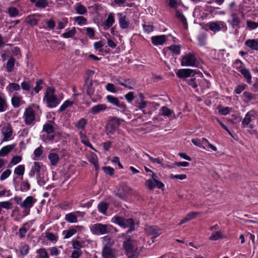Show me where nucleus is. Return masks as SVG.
Listing matches in <instances>:
<instances>
[{
    "instance_id": "1",
    "label": "nucleus",
    "mask_w": 258,
    "mask_h": 258,
    "mask_svg": "<svg viewBox=\"0 0 258 258\" xmlns=\"http://www.w3.org/2000/svg\"><path fill=\"white\" fill-rule=\"evenodd\" d=\"M95 72L94 71L88 70L86 72L84 79L85 84L84 87L86 89L87 94L91 97L94 94L95 88L98 86L97 81L93 80V76Z\"/></svg>"
},
{
    "instance_id": "2",
    "label": "nucleus",
    "mask_w": 258,
    "mask_h": 258,
    "mask_svg": "<svg viewBox=\"0 0 258 258\" xmlns=\"http://www.w3.org/2000/svg\"><path fill=\"white\" fill-rule=\"evenodd\" d=\"M55 90L50 87H48L43 98V100L46 101L47 106L49 108H54L59 104L60 101L54 95Z\"/></svg>"
},
{
    "instance_id": "3",
    "label": "nucleus",
    "mask_w": 258,
    "mask_h": 258,
    "mask_svg": "<svg viewBox=\"0 0 258 258\" xmlns=\"http://www.w3.org/2000/svg\"><path fill=\"white\" fill-rule=\"evenodd\" d=\"M113 229V226L109 224L96 223L90 227L92 233L97 235H104L109 233Z\"/></svg>"
},
{
    "instance_id": "4",
    "label": "nucleus",
    "mask_w": 258,
    "mask_h": 258,
    "mask_svg": "<svg viewBox=\"0 0 258 258\" xmlns=\"http://www.w3.org/2000/svg\"><path fill=\"white\" fill-rule=\"evenodd\" d=\"M120 124V120L117 117H114L110 119L106 125L107 135H113Z\"/></svg>"
},
{
    "instance_id": "5",
    "label": "nucleus",
    "mask_w": 258,
    "mask_h": 258,
    "mask_svg": "<svg viewBox=\"0 0 258 258\" xmlns=\"http://www.w3.org/2000/svg\"><path fill=\"white\" fill-rule=\"evenodd\" d=\"M23 119L26 125H33L35 123V113L31 108H26L23 114Z\"/></svg>"
},
{
    "instance_id": "6",
    "label": "nucleus",
    "mask_w": 258,
    "mask_h": 258,
    "mask_svg": "<svg viewBox=\"0 0 258 258\" xmlns=\"http://www.w3.org/2000/svg\"><path fill=\"white\" fill-rule=\"evenodd\" d=\"M208 26L209 29L214 33L220 31L226 32L227 30V26L226 23L221 21L209 22Z\"/></svg>"
},
{
    "instance_id": "7",
    "label": "nucleus",
    "mask_w": 258,
    "mask_h": 258,
    "mask_svg": "<svg viewBox=\"0 0 258 258\" xmlns=\"http://www.w3.org/2000/svg\"><path fill=\"white\" fill-rule=\"evenodd\" d=\"M197 58L195 54L193 52H189L185 54L181 60V64L182 66L194 67L196 66Z\"/></svg>"
},
{
    "instance_id": "8",
    "label": "nucleus",
    "mask_w": 258,
    "mask_h": 258,
    "mask_svg": "<svg viewBox=\"0 0 258 258\" xmlns=\"http://www.w3.org/2000/svg\"><path fill=\"white\" fill-rule=\"evenodd\" d=\"M257 116V113L254 110H251L248 111L243 120H242V124L243 127H247L251 122L254 121Z\"/></svg>"
},
{
    "instance_id": "9",
    "label": "nucleus",
    "mask_w": 258,
    "mask_h": 258,
    "mask_svg": "<svg viewBox=\"0 0 258 258\" xmlns=\"http://www.w3.org/2000/svg\"><path fill=\"white\" fill-rule=\"evenodd\" d=\"M146 233L151 238L154 239L159 236L162 233V230L157 226H147L145 228Z\"/></svg>"
},
{
    "instance_id": "10",
    "label": "nucleus",
    "mask_w": 258,
    "mask_h": 258,
    "mask_svg": "<svg viewBox=\"0 0 258 258\" xmlns=\"http://www.w3.org/2000/svg\"><path fill=\"white\" fill-rule=\"evenodd\" d=\"M85 213L81 211H76L68 213L65 216V220L70 223H77L78 222L77 218L78 217H83Z\"/></svg>"
},
{
    "instance_id": "11",
    "label": "nucleus",
    "mask_w": 258,
    "mask_h": 258,
    "mask_svg": "<svg viewBox=\"0 0 258 258\" xmlns=\"http://www.w3.org/2000/svg\"><path fill=\"white\" fill-rule=\"evenodd\" d=\"M102 258H117V254L114 249L105 244L102 251Z\"/></svg>"
},
{
    "instance_id": "12",
    "label": "nucleus",
    "mask_w": 258,
    "mask_h": 258,
    "mask_svg": "<svg viewBox=\"0 0 258 258\" xmlns=\"http://www.w3.org/2000/svg\"><path fill=\"white\" fill-rule=\"evenodd\" d=\"M44 15L36 14L34 15H29L26 18L27 22L32 26L36 25L38 22L44 21Z\"/></svg>"
},
{
    "instance_id": "13",
    "label": "nucleus",
    "mask_w": 258,
    "mask_h": 258,
    "mask_svg": "<svg viewBox=\"0 0 258 258\" xmlns=\"http://www.w3.org/2000/svg\"><path fill=\"white\" fill-rule=\"evenodd\" d=\"M106 99L108 102L117 106L119 107L122 111H125L126 109V105L124 103L121 102L119 100V99L115 97H114L111 95H108L106 96Z\"/></svg>"
},
{
    "instance_id": "14",
    "label": "nucleus",
    "mask_w": 258,
    "mask_h": 258,
    "mask_svg": "<svg viewBox=\"0 0 258 258\" xmlns=\"http://www.w3.org/2000/svg\"><path fill=\"white\" fill-rule=\"evenodd\" d=\"M117 16L120 27L122 29H127L130 26V22L126 16L122 13H117Z\"/></svg>"
},
{
    "instance_id": "15",
    "label": "nucleus",
    "mask_w": 258,
    "mask_h": 258,
    "mask_svg": "<svg viewBox=\"0 0 258 258\" xmlns=\"http://www.w3.org/2000/svg\"><path fill=\"white\" fill-rule=\"evenodd\" d=\"M123 247L128 257H131L134 255L135 249L133 246V241L130 239H128L123 242Z\"/></svg>"
},
{
    "instance_id": "16",
    "label": "nucleus",
    "mask_w": 258,
    "mask_h": 258,
    "mask_svg": "<svg viewBox=\"0 0 258 258\" xmlns=\"http://www.w3.org/2000/svg\"><path fill=\"white\" fill-rule=\"evenodd\" d=\"M200 76H195L193 75L190 78L186 79L187 84L191 86L196 92H199V84L200 83Z\"/></svg>"
},
{
    "instance_id": "17",
    "label": "nucleus",
    "mask_w": 258,
    "mask_h": 258,
    "mask_svg": "<svg viewBox=\"0 0 258 258\" xmlns=\"http://www.w3.org/2000/svg\"><path fill=\"white\" fill-rule=\"evenodd\" d=\"M43 131L45 132L47 136L46 138L49 141H53L54 139V136L51 135L54 132V128L51 123H46L43 126Z\"/></svg>"
},
{
    "instance_id": "18",
    "label": "nucleus",
    "mask_w": 258,
    "mask_h": 258,
    "mask_svg": "<svg viewBox=\"0 0 258 258\" xmlns=\"http://www.w3.org/2000/svg\"><path fill=\"white\" fill-rule=\"evenodd\" d=\"M195 74V70L189 69H184L179 70L176 73V75L178 78H184L186 80V79H188V77H191Z\"/></svg>"
},
{
    "instance_id": "19",
    "label": "nucleus",
    "mask_w": 258,
    "mask_h": 258,
    "mask_svg": "<svg viewBox=\"0 0 258 258\" xmlns=\"http://www.w3.org/2000/svg\"><path fill=\"white\" fill-rule=\"evenodd\" d=\"M167 41V36L165 35L154 36L151 37V41L153 45H162Z\"/></svg>"
},
{
    "instance_id": "20",
    "label": "nucleus",
    "mask_w": 258,
    "mask_h": 258,
    "mask_svg": "<svg viewBox=\"0 0 258 258\" xmlns=\"http://www.w3.org/2000/svg\"><path fill=\"white\" fill-rule=\"evenodd\" d=\"M149 104L150 105L155 107L157 106H159V104L155 103V102H149L145 101H142L141 102H136V106L137 108H138L140 110H141L143 113V114H146L147 112L144 110V109L147 106V105Z\"/></svg>"
},
{
    "instance_id": "21",
    "label": "nucleus",
    "mask_w": 258,
    "mask_h": 258,
    "mask_svg": "<svg viewBox=\"0 0 258 258\" xmlns=\"http://www.w3.org/2000/svg\"><path fill=\"white\" fill-rule=\"evenodd\" d=\"M115 22L114 14L110 13L108 14L107 18L103 24L104 29L107 30L110 28Z\"/></svg>"
},
{
    "instance_id": "22",
    "label": "nucleus",
    "mask_w": 258,
    "mask_h": 258,
    "mask_svg": "<svg viewBox=\"0 0 258 258\" xmlns=\"http://www.w3.org/2000/svg\"><path fill=\"white\" fill-rule=\"evenodd\" d=\"M36 202V200L32 196L27 197L25 200L23 201L21 208L30 209L33 206V205Z\"/></svg>"
},
{
    "instance_id": "23",
    "label": "nucleus",
    "mask_w": 258,
    "mask_h": 258,
    "mask_svg": "<svg viewBox=\"0 0 258 258\" xmlns=\"http://www.w3.org/2000/svg\"><path fill=\"white\" fill-rule=\"evenodd\" d=\"M55 26V22L52 19H50L49 21H46L44 18V21H42V22H41L39 28L52 30L54 28Z\"/></svg>"
},
{
    "instance_id": "24",
    "label": "nucleus",
    "mask_w": 258,
    "mask_h": 258,
    "mask_svg": "<svg viewBox=\"0 0 258 258\" xmlns=\"http://www.w3.org/2000/svg\"><path fill=\"white\" fill-rule=\"evenodd\" d=\"M2 133L4 136L3 141H9L13 134V130L11 126L10 125L4 126L3 128Z\"/></svg>"
},
{
    "instance_id": "25",
    "label": "nucleus",
    "mask_w": 258,
    "mask_h": 258,
    "mask_svg": "<svg viewBox=\"0 0 258 258\" xmlns=\"http://www.w3.org/2000/svg\"><path fill=\"white\" fill-rule=\"evenodd\" d=\"M123 228L129 227L130 230L128 231H132L135 230V223L134 220L131 219H125L123 218L122 224L121 226Z\"/></svg>"
},
{
    "instance_id": "26",
    "label": "nucleus",
    "mask_w": 258,
    "mask_h": 258,
    "mask_svg": "<svg viewBox=\"0 0 258 258\" xmlns=\"http://www.w3.org/2000/svg\"><path fill=\"white\" fill-rule=\"evenodd\" d=\"M32 168L36 174V176L42 174L41 171H44L45 170V167L42 165V163L38 162H35L34 163Z\"/></svg>"
},
{
    "instance_id": "27",
    "label": "nucleus",
    "mask_w": 258,
    "mask_h": 258,
    "mask_svg": "<svg viewBox=\"0 0 258 258\" xmlns=\"http://www.w3.org/2000/svg\"><path fill=\"white\" fill-rule=\"evenodd\" d=\"M172 114L174 115V111L166 106H162L159 110V115L160 116L169 117Z\"/></svg>"
},
{
    "instance_id": "28",
    "label": "nucleus",
    "mask_w": 258,
    "mask_h": 258,
    "mask_svg": "<svg viewBox=\"0 0 258 258\" xmlns=\"http://www.w3.org/2000/svg\"><path fill=\"white\" fill-rule=\"evenodd\" d=\"M244 44L251 50L258 51V40L256 39H247L245 41Z\"/></svg>"
},
{
    "instance_id": "29",
    "label": "nucleus",
    "mask_w": 258,
    "mask_h": 258,
    "mask_svg": "<svg viewBox=\"0 0 258 258\" xmlns=\"http://www.w3.org/2000/svg\"><path fill=\"white\" fill-rule=\"evenodd\" d=\"M200 83L199 87L201 89V91L203 93L206 89H209L210 86V82L202 77H200Z\"/></svg>"
},
{
    "instance_id": "30",
    "label": "nucleus",
    "mask_w": 258,
    "mask_h": 258,
    "mask_svg": "<svg viewBox=\"0 0 258 258\" xmlns=\"http://www.w3.org/2000/svg\"><path fill=\"white\" fill-rule=\"evenodd\" d=\"M106 109V106L104 104H100L95 105L91 108L90 112L92 114H96L100 112L105 110Z\"/></svg>"
},
{
    "instance_id": "31",
    "label": "nucleus",
    "mask_w": 258,
    "mask_h": 258,
    "mask_svg": "<svg viewBox=\"0 0 258 258\" xmlns=\"http://www.w3.org/2000/svg\"><path fill=\"white\" fill-rule=\"evenodd\" d=\"M108 207L109 204L103 201L100 202L97 206L98 211L104 215H106Z\"/></svg>"
},
{
    "instance_id": "32",
    "label": "nucleus",
    "mask_w": 258,
    "mask_h": 258,
    "mask_svg": "<svg viewBox=\"0 0 258 258\" xmlns=\"http://www.w3.org/2000/svg\"><path fill=\"white\" fill-rule=\"evenodd\" d=\"M48 158L50 161V164L52 166L56 165L60 160L58 155L55 153H49Z\"/></svg>"
},
{
    "instance_id": "33",
    "label": "nucleus",
    "mask_w": 258,
    "mask_h": 258,
    "mask_svg": "<svg viewBox=\"0 0 258 258\" xmlns=\"http://www.w3.org/2000/svg\"><path fill=\"white\" fill-rule=\"evenodd\" d=\"M175 15L176 17L181 21V22L183 24L184 28L186 29L187 28V23L186 21V19L183 15L182 12L181 10H176Z\"/></svg>"
},
{
    "instance_id": "34",
    "label": "nucleus",
    "mask_w": 258,
    "mask_h": 258,
    "mask_svg": "<svg viewBox=\"0 0 258 258\" xmlns=\"http://www.w3.org/2000/svg\"><path fill=\"white\" fill-rule=\"evenodd\" d=\"M232 20L230 22H229L231 26L234 28H239L240 21L239 17L236 14H233L231 15Z\"/></svg>"
},
{
    "instance_id": "35",
    "label": "nucleus",
    "mask_w": 258,
    "mask_h": 258,
    "mask_svg": "<svg viewBox=\"0 0 258 258\" xmlns=\"http://www.w3.org/2000/svg\"><path fill=\"white\" fill-rule=\"evenodd\" d=\"M74 9L76 13L80 15H84L87 12L86 8L80 3L76 4L74 6Z\"/></svg>"
},
{
    "instance_id": "36",
    "label": "nucleus",
    "mask_w": 258,
    "mask_h": 258,
    "mask_svg": "<svg viewBox=\"0 0 258 258\" xmlns=\"http://www.w3.org/2000/svg\"><path fill=\"white\" fill-rule=\"evenodd\" d=\"M30 2L35 4L36 8L44 9L48 6L46 0H30Z\"/></svg>"
},
{
    "instance_id": "37",
    "label": "nucleus",
    "mask_w": 258,
    "mask_h": 258,
    "mask_svg": "<svg viewBox=\"0 0 258 258\" xmlns=\"http://www.w3.org/2000/svg\"><path fill=\"white\" fill-rule=\"evenodd\" d=\"M240 72L244 77L247 83L250 84L251 83V75L249 71L246 68H242L240 69Z\"/></svg>"
},
{
    "instance_id": "38",
    "label": "nucleus",
    "mask_w": 258,
    "mask_h": 258,
    "mask_svg": "<svg viewBox=\"0 0 258 258\" xmlns=\"http://www.w3.org/2000/svg\"><path fill=\"white\" fill-rule=\"evenodd\" d=\"M14 148L13 145H8L3 147L0 150V156H5L8 155Z\"/></svg>"
},
{
    "instance_id": "39",
    "label": "nucleus",
    "mask_w": 258,
    "mask_h": 258,
    "mask_svg": "<svg viewBox=\"0 0 258 258\" xmlns=\"http://www.w3.org/2000/svg\"><path fill=\"white\" fill-rule=\"evenodd\" d=\"M37 258H49V254L44 248H41L36 250Z\"/></svg>"
},
{
    "instance_id": "40",
    "label": "nucleus",
    "mask_w": 258,
    "mask_h": 258,
    "mask_svg": "<svg viewBox=\"0 0 258 258\" xmlns=\"http://www.w3.org/2000/svg\"><path fill=\"white\" fill-rule=\"evenodd\" d=\"M25 172V166L24 165H20L17 167L14 170V173L18 176H20L21 180L23 179V175Z\"/></svg>"
},
{
    "instance_id": "41",
    "label": "nucleus",
    "mask_w": 258,
    "mask_h": 258,
    "mask_svg": "<svg viewBox=\"0 0 258 258\" xmlns=\"http://www.w3.org/2000/svg\"><path fill=\"white\" fill-rule=\"evenodd\" d=\"M77 230L74 228H71L68 230H64L62 232V234L64 236V238L67 239L77 233Z\"/></svg>"
},
{
    "instance_id": "42",
    "label": "nucleus",
    "mask_w": 258,
    "mask_h": 258,
    "mask_svg": "<svg viewBox=\"0 0 258 258\" xmlns=\"http://www.w3.org/2000/svg\"><path fill=\"white\" fill-rule=\"evenodd\" d=\"M80 137L81 140V142L86 146L90 147L92 149H94V148L92 144L90 143L89 140L87 139L85 134L80 133Z\"/></svg>"
},
{
    "instance_id": "43",
    "label": "nucleus",
    "mask_w": 258,
    "mask_h": 258,
    "mask_svg": "<svg viewBox=\"0 0 258 258\" xmlns=\"http://www.w3.org/2000/svg\"><path fill=\"white\" fill-rule=\"evenodd\" d=\"M86 124L87 120L85 118H82L75 123V125L78 129L83 130L85 129Z\"/></svg>"
},
{
    "instance_id": "44",
    "label": "nucleus",
    "mask_w": 258,
    "mask_h": 258,
    "mask_svg": "<svg viewBox=\"0 0 258 258\" xmlns=\"http://www.w3.org/2000/svg\"><path fill=\"white\" fill-rule=\"evenodd\" d=\"M76 33V30L75 27L67 31L61 35V37L64 38H72Z\"/></svg>"
},
{
    "instance_id": "45",
    "label": "nucleus",
    "mask_w": 258,
    "mask_h": 258,
    "mask_svg": "<svg viewBox=\"0 0 258 258\" xmlns=\"http://www.w3.org/2000/svg\"><path fill=\"white\" fill-rule=\"evenodd\" d=\"M15 59L13 57H11L8 60L6 64V69L8 72H12L14 68V64Z\"/></svg>"
},
{
    "instance_id": "46",
    "label": "nucleus",
    "mask_w": 258,
    "mask_h": 258,
    "mask_svg": "<svg viewBox=\"0 0 258 258\" xmlns=\"http://www.w3.org/2000/svg\"><path fill=\"white\" fill-rule=\"evenodd\" d=\"M11 101L13 106L15 108L19 107L23 103L21 98L18 96L13 97Z\"/></svg>"
},
{
    "instance_id": "47",
    "label": "nucleus",
    "mask_w": 258,
    "mask_h": 258,
    "mask_svg": "<svg viewBox=\"0 0 258 258\" xmlns=\"http://www.w3.org/2000/svg\"><path fill=\"white\" fill-rule=\"evenodd\" d=\"M7 89L9 92H13L15 91H19L21 89L20 86L16 83H11L9 84Z\"/></svg>"
},
{
    "instance_id": "48",
    "label": "nucleus",
    "mask_w": 258,
    "mask_h": 258,
    "mask_svg": "<svg viewBox=\"0 0 258 258\" xmlns=\"http://www.w3.org/2000/svg\"><path fill=\"white\" fill-rule=\"evenodd\" d=\"M8 13L11 17H16L19 15V11L15 7H11L8 8Z\"/></svg>"
},
{
    "instance_id": "49",
    "label": "nucleus",
    "mask_w": 258,
    "mask_h": 258,
    "mask_svg": "<svg viewBox=\"0 0 258 258\" xmlns=\"http://www.w3.org/2000/svg\"><path fill=\"white\" fill-rule=\"evenodd\" d=\"M232 108L229 107H223L219 106L218 111L219 113L222 115H226L230 113Z\"/></svg>"
},
{
    "instance_id": "50",
    "label": "nucleus",
    "mask_w": 258,
    "mask_h": 258,
    "mask_svg": "<svg viewBox=\"0 0 258 258\" xmlns=\"http://www.w3.org/2000/svg\"><path fill=\"white\" fill-rule=\"evenodd\" d=\"M72 242V247L75 250H81V248L84 247L83 244H84V242L83 241L80 242L73 239Z\"/></svg>"
},
{
    "instance_id": "51",
    "label": "nucleus",
    "mask_w": 258,
    "mask_h": 258,
    "mask_svg": "<svg viewBox=\"0 0 258 258\" xmlns=\"http://www.w3.org/2000/svg\"><path fill=\"white\" fill-rule=\"evenodd\" d=\"M123 85H122V86H124L130 90L134 89L133 86L135 85V82L131 80L130 79H123Z\"/></svg>"
},
{
    "instance_id": "52",
    "label": "nucleus",
    "mask_w": 258,
    "mask_h": 258,
    "mask_svg": "<svg viewBox=\"0 0 258 258\" xmlns=\"http://www.w3.org/2000/svg\"><path fill=\"white\" fill-rule=\"evenodd\" d=\"M43 84V81L39 79L36 82V86L33 88V91L36 93H38L42 89Z\"/></svg>"
},
{
    "instance_id": "53",
    "label": "nucleus",
    "mask_w": 258,
    "mask_h": 258,
    "mask_svg": "<svg viewBox=\"0 0 258 258\" xmlns=\"http://www.w3.org/2000/svg\"><path fill=\"white\" fill-rule=\"evenodd\" d=\"M220 238H222V233L219 231L213 232L209 238L211 240H217Z\"/></svg>"
},
{
    "instance_id": "54",
    "label": "nucleus",
    "mask_w": 258,
    "mask_h": 258,
    "mask_svg": "<svg viewBox=\"0 0 258 258\" xmlns=\"http://www.w3.org/2000/svg\"><path fill=\"white\" fill-rule=\"evenodd\" d=\"M29 250V246L26 244H22L20 247V252L22 255H27Z\"/></svg>"
},
{
    "instance_id": "55",
    "label": "nucleus",
    "mask_w": 258,
    "mask_h": 258,
    "mask_svg": "<svg viewBox=\"0 0 258 258\" xmlns=\"http://www.w3.org/2000/svg\"><path fill=\"white\" fill-rule=\"evenodd\" d=\"M7 105L6 99L0 96V112H4L7 110Z\"/></svg>"
},
{
    "instance_id": "56",
    "label": "nucleus",
    "mask_w": 258,
    "mask_h": 258,
    "mask_svg": "<svg viewBox=\"0 0 258 258\" xmlns=\"http://www.w3.org/2000/svg\"><path fill=\"white\" fill-rule=\"evenodd\" d=\"M32 87V85L30 81H23L21 83V87L24 91H29Z\"/></svg>"
},
{
    "instance_id": "57",
    "label": "nucleus",
    "mask_w": 258,
    "mask_h": 258,
    "mask_svg": "<svg viewBox=\"0 0 258 258\" xmlns=\"http://www.w3.org/2000/svg\"><path fill=\"white\" fill-rule=\"evenodd\" d=\"M123 219V217H122L114 216L112 218L111 221L112 223L116 224L121 227L122 224Z\"/></svg>"
},
{
    "instance_id": "58",
    "label": "nucleus",
    "mask_w": 258,
    "mask_h": 258,
    "mask_svg": "<svg viewBox=\"0 0 258 258\" xmlns=\"http://www.w3.org/2000/svg\"><path fill=\"white\" fill-rule=\"evenodd\" d=\"M1 209L3 208L6 210H10L12 208V203L10 201H4L0 202Z\"/></svg>"
},
{
    "instance_id": "59",
    "label": "nucleus",
    "mask_w": 258,
    "mask_h": 258,
    "mask_svg": "<svg viewBox=\"0 0 258 258\" xmlns=\"http://www.w3.org/2000/svg\"><path fill=\"white\" fill-rule=\"evenodd\" d=\"M89 161L92 163L95 166L96 170H98L99 166L98 163L97 157L96 155H93L90 157Z\"/></svg>"
},
{
    "instance_id": "60",
    "label": "nucleus",
    "mask_w": 258,
    "mask_h": 258,
    "mask_svg": "<svg viewBox=\"0 0 258 258\" xmlns=\"http://www.w3.org/2000/svg\"><path fill=\"white\" fill-rule=\"evenodd\" d=\"M74 19L79 25H85L87 24V19L83 16L76 17Z\"/></svg>"
},
{
    "instance_id": "61",
    "label": "nucleus",
    "mask_w": 258,
    "mask_h": 258,
    "mask_svg": "<svg viewBox=\"0 0 258 258\" xmlns=\"http://www.w3.org/2000/svg\"><path fill=\"white\" fill-rule=\"evenodd\" d=\"M20 189L22 191H27L30 189V184L27 180L22 182Z\"/></svg>"
},
{
    "instance_id": "62",
    "label": "nucleus",
    "mask_w": 258,
    "mask_h": 258,
    "mask_svg": "<svg viewBox=\"0 0 258 258\" xmlns=\"http://www.w3.org/2000/svg\"><path fill=\"white\" fill-rule=\"evenodd\" d=\"M169 49L175 54H179L180 53V48L178 45H173L168 47Z\"/></svg>"
},
{
    "instance_id": "63",
    "label": "nucleus",
    "mask_w": 258,
    "mask_h": 258,
    "mask_svg": "<svg viewBox=\"0 0 258 258\" xmlns=\"http://www.w3.org/2000/svg\"><path fill=\"white\" fill-rule=\"evenodd\" d=\"M11 174V170L9 169H6L1 174L0 180L3 181L8 178Z\"/></svg>"
},
{
    "instance_id": "64",
    "label": "nucleus",
    "mask_w": 258,
    "mask_h": 258,
    "mask_svg": "<svg viewBox=\"0 0 258 258\" xmlns=\"http://www.w3.org/2000/svg\"><path fill=\"white\" fill-rule=\"evenodd\" d=\"M247 27L250 30H253L258 27V23L248 20L246 21Z\"/></svg>"
}]
</instances>
